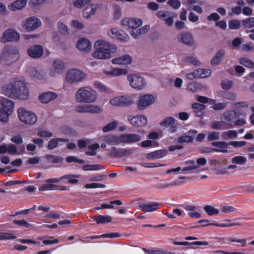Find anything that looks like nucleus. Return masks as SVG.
Segmentation results:
<instances>
[{
    "instance_id": "f257e3e1",
    "label": "nucleus",
    "mask_w": 254,
    "mask_h": 254,
    "mask_svg": "<svg viewBox=\"0 0 254 254\" xmlns=\"http://www.w3.org/2000/svg\"><path fill=\"white\" fill-rule=\"evenodd\" d=\"M95 52L92 53L94 58L98 59H106L111 57V53L117 49L114 44H111L104 40H98L94 44Z\"/></svg>"
},
{
    "instance_id": "f03ea898",
    "label": "nucleus",
    "mask_w": 254,
    "mask_h": 254,
    "mask_svg": "<svg viewBox=\"0 0 254 254\" xmlns=\"http://www.w3.org/2000/svg\"><path fill=\"white\" fill-rule=\"evenodd\" d=\"M75 98L79 102L92 103L97 99V94L89 87H82L77 90Z\"/></svg>"
},
{
    "instance_id": "7ed1b4c3",
    "label": "nucleus",
    "mask_w": 254,
    "mask_h": 254,
    "mask_svg": "<svg viewBox=\"0 0 254 254\" xmlns=\"http://www.w3.org/2000/svg\"><path fill=\"white\" fill-rule=\"evenodd\" d=\"M23 82L19 80L14 81L13 83H9L3 86L2 90L3 93L6 96L11 98L15 97H24V95L17 94L16 87L23 86Z\"/></svg>"
},
{
    "instance_id": "20e7f679",
    "label": "nucleus",
    "mask_w": 254,
    "mask_h": 254,
    "mask_svg": "<svg viewBox=\"0 0 254 254\" xmlns=\"http://www.w3.org/2000/svg\"><path fill=\"white\" fill-rule=\"evenodd\" d=\"M17 112L19 120L26 124L34 125L37 121V118L35 113L27 111L23 108H19Z\"/></svg>"
},
{
    "instance_id": "39448f33",
    "label": "nucleus",
    "mask_w": 254,
    "mask_h": 254,
    "mask_svg": "<svg viewBox=\"0 0 254 254\" xmlns=\"http://www.w3.org/2000/svg\"><path fill=\"white\" fill-rule=\"evenodd\" d=\"M85 75L80 70L73 68L66 72V79L68 82L73 83L82 81L85 77Z\"/></svg>"
},
{
    "instance_id": "423d86ee",
    "label": "nucleus",
    "mask_w": 254,
    "mask_h": 254,
    "mask_svg": "<svg viewBox=\"0 0 254 254\" xmlns=\"http://www.w3.org/2000/svg\"><path fill=\"white\" fill-rule=\"evenodd\" d=\"M111 104L116 106L127 107L133 103L132 99L128 96L115 97L110 101Z\"/></svg>"
},
{
    "instance_id": "0eeeda50",
    "label": "nucleus",
    "mask_w": 254,
    "mask_h": 254,
    "mask_svg": "<svg viewBox=\"0 0 254 254\" xmlns=\"http://www.w3.org/2000/svg\"><path fill=\"white\" fill-rule=\"evenodd\" d=\"M80 177L79 175L68 174L64 175L60 178H50L46 180L47 183H58L61 180H67V182H64V183L70 184H76L78 183V179Z\"/></svg>"
},
{
    "instance_id": "6e6552de",
    "label": "nucleus",
    "mask_w": 254,
    "mask_h": 254,
    "mask_svg": "<svg viewBox=\"0 0 254 254\" xmlns=\"http://www.w3.org/2000/svg\"><path fill=\"white\" fill-rule=\"evenodd\" d=\"M41 25V22L39 19L35 16L28 18L22 25L24 29L28 31H32L38 28Z\"/></svg>"
},
{
    "instance_id": "1a4fd4ad",
    "label": "nucleus",
    "mask_w": 254,
    "mask_h": 254,
    "mask_svg": "<svg viewBox=\"0 0 254 254\" xmlns=\"http://www.w3.org/2000/svg\"><path fill=\"white\" fill-rule=\"evenodd\" d=\"M130 85L136 89H141L145 85L144 78L139 75H131L127 76Z\"/></svg>"
},
{
    "instance_id": "9d476101",
    "label": "nucleus",
    "mask_w": 254,
    "mask_h": 254,
    "mask_svg": "<svg viewBox=\"0 0 254 254\" xmlns=\"http://www.w3.org/2000/svg\"><path fill=\"white\" fill-rule=\"evenodd\" d=\"M177 38L179 41L188 46H192L194 43L193 36L190 32L186 31L179 33L177 35Z\"/></svg>"
},
{
    "instance_id": "9b49d317",
    "label": "nucleus",
    "mask_w": 254,
    "mask_h": 254,
    "mask_svg": "<svg viewBox=\"0 0 254 254\" xmlns=\"http://www.w3.org/2000/svg\"><path fill=\"white\" fill-rule=\"evenodd\" d=\"M121 24L123 26L135 30L142 25V21L139 18H126L122 20Z\"/></svg>"
},
{
    "instance_id": "f8f14e48",
    "label": "nucleus",
    "mask_w": 254,
    "mask_h": 254,
    "mask_svg": "<svg viewBox=\"0 0 254 254\" xmlns=\"http://www.w3.org/2000/svg\"><path fill=\"white\" fill-rule=\"evenodd\" d=\"M154 102V97L150 94L140 96L137 102V107L139 110H143L146 107L152 104Z\"/></svg>"
},
{
    "instance_id": "ddd939ff",
    "label": "nucleus",
    "mask_w": 254,
    "mask_h": 254,
    "mask_svg": "<svg viewBox=\"0 0 254 254\" xmlns=\"http://www.w3.org/2000/svg\"><path fill=\"white\" fill-rule=\"evenodd\" d=\"M20 35L18 32L12 29L6 30L3 33L2 41L5 42H17L19 40Z\"/></svg>"
},
{
    "instance_id": "4468645a",
    "label": "nucleus",
    "mask_w": 254,
    "mask_h": 254,
    "mask_svg": "<svg viewBox=\"0 0 254 254\" xmlns=\"http://www.w3.org/2000/svg\"><path fill=\"white\" fill-rule=\"evenodd\" d=\"M108 34L112 38H117L123 41H127L129 39L128 35L125 31L122 30H119L117 28L111 29Z\"/></svg>"
},
{
    "instance_id": "2eb2a0df",
    "label": "nucleus",
    "mask_w": 254,
    "mask_h": 254,
    "mask_svg": "<svg viewBox=\"0 0 254 254\" xmlns=\"http://www.w3.org/2000/svg\"><path fill=\"white\" fill-rule=\"evenodd\" d=\"M128 120L132 126L137 127H143L147 123V118L143 115L139 116H129L128 117Z\"/></svg>"
},
{
    "instance_id": "dca6fc26",
    "label": "nucleus",
    "mask_w": 254,
    "mask_h": 254,
    "mask_svg": "<svg viewBox=\"0 0 254 254\" xmlns=\"http://www.w3.org/2000/svg\"><path fill=\"white\" fill-rule=\"evenodd\" d=\"M121 139L122 143L132 144L139 142L141 139L140 135L134 133H126L121 134Z\"/></svg>"
},
{
    "instance_id": "f3484780",
    "label": "nucleus",
    "mask_w": 254,
    "mask_h": 254,
    "mask_svg": "<svg viewBox=\"0 0 254 254\" xmlns=\"http://www.w3.org/2000/svg\"><path fill=\"white\" fill-rule=\"evenodd\" d=\"M131 150L129 148H117L112 147L110 153L111 156L116 158H121L130 155Z\"/></svg>"
},
{
    "instance_id": "a211bd4d",
    "label": "nucleus",
    "mask_w": 254,
    "mask_h": 254,
    "mask_svg": "<svg viewBox=\"0 0 254 254\" xmlns=\"http://www.w3.org/2000/svg\"><path fill=\"white\" fill-rule=\"evenodd\" d=\"M76 111L78 113H98L100 111L99 107L93 105H84L76 107Z\"/></svg>"
},
{
    "instance_id": "6ab92c4d",
    "label": "nucleus",
    "mask_w": 254,
    "mask_h": 254,
    "mask_svg": "<svg viewBox=\"0 0 254 254\" xmlns=\"http://www.w3.org/2000/svg\"><path fill=\"white\" fill-rule=\"evenodd\" d=\"M27 54L32 58H39L43 54V47L40 45H34L28 49Z\"/></svg>"
},
{
    "instance_id": "aec40b11",
    "label": "nucleus",
    "mask_w": 254,
    "mask_h": 254,
    "mask_svg": "<svg viewBox=\"0 0 254 254\" xmlns=\"http://www.w3.org/2000/svg\"><path fill=\"white\" fill-rule=\"evenodd\" d=\"M92 44L86 38L80 39L77 43L76 47L81 51L89 52L91 49Z\"/></svg>"
},
{
    "instance_id": "412c9836",
    "label": "nucleus",
    "mask_w": 254,
    "mask_h": 254,
    "mask_svg": "<svg viewBox=\"0 0 254 254\" xmlns=\"http://www.w3.org/2000/svg\"><path fill=\"white\" fill-rule=\"evenodd\" d=\"M1 104L2 110H4L10 115L12 113L14 107L13 102L9 99L4 98L1 100Z\"/></svg>"
},
{
    "instance_id": "4be33fe9",
    "label": "nucleus",
    "mask_w": 254,
    "mask_h": 254,
    "mask_svg": "<svg viewBox=\"0 0 254 254\" xmlns=\"http://www.w3.org/2000/svg\"><path fill=\"white\" fill-rule=\"evenodd\" d=\"M167 153V149H159L148 153L146 157L150 160L159 159L165 156Z\"/></svg>"
},
{
    "instance_id": "5701e85b",
    "label": "nucleus",
    "mask_w": 254,
    "mask_h": 254,
    "mask_svg": "<svg viewBox=\"0 0 254 254\" xmlns=\"http://www.w3.org/2000/svg\"><path fill=\"white\" fill-rule=\"evenodd\" d=\"M58 96L56 93L54 92H46L39 96V100L43 103H48L55 99Z\"/></svg>"
},
{
    "instance_id": "b1692460",
    "label": "nucleus",
    "mask_w": 254,
    "mask_h": 254,
    "mask_svg": "<svg viewBox=\"0 0 254 254\" xmlns=\"http://www.w3.org/2000/svg\"><path fill=\"white\" fill-rule=\"evenodd\" d=\"M211 127L213 129H227L233 127L231 124L223 121H216L211 124Z\"/></svg>"
},
{
    "instance_id": "393cba45",
    "label": "nucleus",
    "mask_w": 254,
    "mask_h": 254,
    "mask_svg": "<svg viewBox=\"0 0 254 254\" xmlns=\"http://www.w3.org/2000/svg\"><path fill=\"white\" fill-rule=\"evenodd\" d=\"M211 145L213 146L218 147V148H216L217 150H219L216 151V152H220V153H228V150L227 149L228 146L230 145V142H227L225 141H215L212 142L211 143Z\"/></svg>"
},
{
    "instance_id": "a878e982",
    "label": "nucleus",
    "mask_w": 254,
    "mask_h": 254,
    "mask_svg": "<svg viewBox=\"0 0 254 254\" xmlns=\"http://www.w3.org/2000/svg\"><path fill=\"white\" fill-rule=\"evenodd\" d=\"M225 55V51L224 49H220L217 51L215 56L211 60V64L212 66H216L219 64Z\"/></svg>"
},
{
    "instance_id": "bb28decb",
    "label": "nucleus",
    "mask_w": 254,
    "mask_h": 254,
    "mask_svg": "<svg viewBox=\"0 0 254 254\" xmlns=\"http://www.w3.org/2000/svg\"><path fill=\"white\" fill-rule=\"evenodd\" d=\"M132 62L131 57L128 55H126L121 57L113 59L112 62L114 64H129Z\"/></svg>"
},
{
    "instance_id": "cd10ccee",
    "label": "nucleus",
    "mask_w": 254,
    "mask_h": 254,
    "mask_svg": "<svg viewBox=\"0 0 254 254\" xmlns=\"http://www.w3.org/2000/svg\"><path fill=\"white\" fill-rule=\"evenodd\" d=\"M121 137V135L116 136L113 134H109L105 137V141L109 145H118L122 143Z\"/></svg>"
},
{
    "instance_id": "c85d7f7f",
    "label": "nucleus",
    "mask_w": 254,
    "mask_h": 254,
    "mask_svg": "<svg viewBox=\"0 0 254 254\" xmlns=\"http://www.w3.org/2000/svg\"><path fill=\"white\" fill-rule=\"evenodd\" d=\"M98 8L97 5L93 4L86 6L83 11V16L86 18L90 17L91 15L95 13Z\"/></svg>"
},
{
    "instance_id": "c756f323",
    "label": "nucleus",
    "mask_w": 254,
    "mask_h": 254,
    "mask_svg": "<svg viewBox=\"0 0 254 254\" xmlns=\"http://www.w3.org/2000/svg\"><path fill=\"white\" fill-rule=\"evenodd\" d=\"M159 204L156 202H153L147 204H142L140 207L144 212H153L158 209Z\"/></svg>"
},
{
    "instance_id": "7c9ffc66",
    "label": "nucleus",
    "mask_w": 254,
    "mask_h": 254,
    "mask_svg": "<svg viewBox=\"0 0 254 254\" xmlns=\"http://www.w3.org/2000/svg\"><path fill=\"white\" fill-rule=\"evenodd\" d=\"M23 86L20 87H16V91L17 94L24 95L25 97H15V99H18L20 100H26L28 98L29 96V90L27 87L25 83L23 82Z\"/></svg>"
},
{
    "instance_id": "2f4dec72",
    "label": "nucleus",
    "mask_w": 254,
    "mask_h": 254,
    "mask_svg": "<svg viewBox=\"0 0 254 254\" xmlns=\"http://www.w3.org/2000/svg\"><path fill=\"white\" fill-rule=\"evenodd\" d=\"M149 28V25H146L141 27L139 29L131 31L130 32V34L134 38H138L140 36L148 32Z\"/></svg>"
},
{
    "instance_id": "473e14b6",
    "label": "nucleus",
    "mask_w": 254,
    "mask_h": 254,
    "mask_svg": "<svg viewBox=\"0 0 254 254\" xmlns=\"http://www.w3.org/2000/svg\"><path fill=\"white\" fill-rule=\"evenodd\" d=\"M28 74L31 77L38 79H44L46 77L45 73L43 71H39L34 67H31L29 69Z\"/></svg>"
},
{
    "instance_id": "72a5a7b5",
    "label": "nucleus",
    "mask_w": 254,
    "mask_h": 254,
    "mask_svg": "<svg viewBox=\"0 0 254 254\" xmlns=\"http://www.w3.org/2000/svg\"><path fill=\"white\" fill-rule=\"evenodd\" d=\"M240 225L239 223H210L209 224H206L205 225H196L193 226H191V228H198V227H204L208 226H217L219 227H230L235 225Z\"/></svg>"
},
{
    "instance_id": "f704fd0d",
    "label": "nucleus",
    "mask_w": 254,
    "mask_h": 254,
    "mask_svg": "<svg viewBox=\"0 0 254 254\" xmlns=\"http://www.w3.org/2000/svg\"><path fill=\"white\" fill-rule=\"evenodd\" d=\"M192 108L194 110V112L198 117H202L203 115V111L206 108V106L201 104L194 103L191 105Z\"/></svg>"
},
{
    "instance_id": "c9c22d12",
    "label": "nucleus",
    "mask_w": 254,
    "mask_h": 254,
    "mask_svg": "<svg viewBox=\"0 0 254 254\" xmlns=\"http://www.w3.org/2000/svg\"><path fill=\"white\" fill-rule=\"evenodd\" d=\"M69 139L67 138H56L51 139L48 144L47 148L49 150H53L56 148L59 142H68Z\"/></svg>"
},
{
    "instance_id": "e433bc0d",
    "label": "nucleus",
    "mask_w": 254,
    "mask_h": 254,
    "mask_svg": "<svg viewBox=\"0 0 254 254\" xmlns=\"http://www.w3.org/2000/svg\"><path fill=\"white\" fill-rule=\"evenodd\" d=\"M94 220L97 224H104L111 222L112 221V217L109 215H98L94 216Z\"/></svg>"
},
{
    "instance_id": "4c0bfd02",
    "label": "nucleus",
    "mask_w": 254,
    "mask_h": 254,
    "mask_svg": "<svg viewBox=\"0 0 254 254\" xmlns=\"http://www.w3.org/2000/svg\"><path fill=\"white\" fill-rule=\"evenodd\" d=\"M53 66L56 73L61 74L64 70V65L63 61L60 59H56L53 63Z\"/></svg>"
},
{
    "instance_id": "58836bf2",
    "label": "nucleus",
    "mask_w": 254,
    "mask_h": 254,
    "mask_svg": "<svg viewBox=\"0 0 254 254\" xmlns=\"http://www.w3.org/2000/svg\"><path fill=\"white\" fill-rule=\"evenodd\" d=\"M194 73L196 74V78H203L209 76L211 70L209 69L199 68L194 70Z\"/></svg>"
},
{
    "instance_id": "ea45409f",
    "label": "nucleus",
    "mask_w": 254,
    "mask_h": 254,
    "mask_svg": "<svg viewBox=\"0 0 254 254\" xmlns=\"http://www.w3.org/2000/svg\"><path fill=\"white\" fill-rule=\"evenodd\" d=\"M240 116V114L237 110H234L225 113L223 114V118L225 121L230 122L235 117H239Z\"/></svg>"
},
{
    "instance_id": "a19ab883",
    "label": "nucleus",
    "mask_w": 254,
    "mask_h": 254,
    "mask_svg": "<svg viewBox=\"0 0 254 254\" xmlns=\"http://www.w3.org/2000/svg\"><path fill=\"white\" fill-rule=\"evenodd\" d=\"M27 0H16L11 4L10 9L14 11L21 9L25 6Z\"/></svg>"
},
{
    "instance_id": "79ce46f5",
    "label": "nucleus",
    "mask_w": 254,
    "mask_h": 254,
    "mask_svg": "<svg viewBox=\"0 0 254 254\" xmlns=\"http://www.w3.org/2000/svg\"><path fill=\"white\" fill-rule=\"evenodd\" d=\"M185 182L180 181L179 180H176L171 183H166V184H157L156 186V188L158 189H164L166 188H168L169 187H173L179 186L181 184H184Z\"/></svg>"
},
{
    "instance_id": "37998d69",
    "label": "nucleus",
    "mask_w": 254,
    "mask_h": 254,
    "mask_svg": "<svg viewBox=\"0 0 254 254\" xmlns=\"http://www.w3.org/2000/svg\"><path fill=\"white\" fill-rule=\"evenodd\" d=\"M238 133L236 130H229L227 131L223 132L222 134V138L224 140H229L236 138Z\"/></svg>"
},
{
    "instance_id": "c03bdc74",
    "label": "nucleus",
    "mask_w": 254,
    "mask_h": 254,
    "mask_svg": "<svg viewBox=\"0 0 254 254\" xmlns=\"http://www.w3.org/2000/svg\"><path fill=\"white\" fill-rule=\"evenodd\" d=\"M204 210L209 216L217 215L219 211L218 209L215 208L210 205H205L203 208Z\"/></svg>"
},
{
    "instance_id": "a18cd8bd",
    "label": "nucleus",
    "mask_w": 254,
    "mask_h": 254,
    "mask_svg": "<svg viewBox=\"0 0 254 254\" xmlns=\"http://www.w3.org/2000/svg\"><path fill=\"white\" fill-rule=\"evenodd\" d=\"M127 73V70L126 69H122L116 68L113 69L111 71H108L106 74L112 76H118L123 74H126Z\"/></svg>"
},
{
    "instance_id": "49530a36",
    "label": "nucleus",
    "mask_w": 254,
    "mask_h": 254,
    "mask_svg": "<svg viewBox=\"0 0 254 254\" xmlns=\"http://www.w3.org/2000/svg\"><path fill=\"white\" fill-rule=\"evenodd\" d=\"M247 159L246 157L242 156H236L231 159L232 164L236 165H243L246 163Z\"/></svg>"
},
{
    "instance_id": "de8ad7c7",
    "label": "nucleus",
    "mask_w": 254,
    "mask_h": 254,
    "mask_svg": "<svg viewBox=\"0 0 254 254\" xmlns=\"http://www.w3.org/2000/svg\"><path fill=\"white\" fill-rule=\"evenodd\" d=\"M103 168V166L101 164H86L82 167V169L84 171L100 170Z\"/></svg>"
},
{
    "instance_id": "09e8293b",
    "label": "nucleus",
    "mask_w": 254,
    "mask_h": 254,
    "mask_svg": "<svg viewBox=\"0 0 254 254\" xmlns=\"http://www.w3.org/2000/svg\"><path fill=\"white\" fill-rule=\"evenodd\" d=\"M47 159L51 160V162L52 163H62L64 160V159L61 156H55L53 154H47L45 156Z\"/></svg>"
},
{
    "instance_id": "8fccbe9b",
    "label": "nucleus",
    "mask_w": 254,
    "mask_h": 254,
    "mask_svg": "<svg viewBox=\"0 0 254 254\" xmlns=\"http://www.w3.org/2000/svg\"><path fill=\"white\" fill-rule=\"evenodd\" d=\"M46 182V180L45 181ZM43 184L39 188L40 191H46L48 190H55L56 187H58V185L52 184L53 183H47Z\"/></svg>"
},
{
    "instance_id": "3c124183",
    "label": "nucleus",
    "mask_w": 254,
    "mask_h": 254,
    "mask_svg": "<svg viewBox=\"0 0 254 254\" xmlns=\"http://www.w3.org/2000/svg\"><path fill=\"white\" fill-rule=\"evenodd\" d=\"M113 204H116L117 205H121L122 204V202L120 200H116L114 201H111L110 204H102L101 205V208L104 209H113L114 206Z\"/></svg>"
},
{
    "instance_id": "603ef678",
    "label": "nucleus",
    "mask_w": 254,
    "mask_h": 254,
    "mask_svg": "<svg viewBox=\"0 0 254 254\" xmlns=\"http://www.w3.org/2000/svg\"><path fill=\"white\" fill-rule=\"evenodd\" d=\"M175 119L172 117H167L160 123V125L162 127H170L173 125H175Z\"/></svg>"
},
{
    "instance_id": "864d4df0",
    "label": "nucleus",
    "mask_w": 254,
    "mask_h": 254,
    "mask_svg": "<svg viewBox=\"0 0 254 254\" xmlns=\"http://www.w3.org/2000/svg\"><path fill=\"white\" fill-rule=\"evenodd\" d=\"M193 141V138L190 135H182L179 136L177 139V142L179 143H191Z\"/></svg>"
},
{
    "instance_id": "5fc2aeb1",
    "label": "nucleus",
    "mask_w": 254,
    "mask_h": 254,
    "mask_svg": "<svg viewBox=\"0 0 254 254\" xmlns=\"http://www.w3.org/2000/svg\"><path fill=\"white\" fill-rule=\"evenodd\" d=\"M240 63L246 67L254 68V62L248 58H241L240 60Z\"/></svg>"
},
{
    "instance_id": "6e6d98bb",
    "label": "nucleus",
    "mask_w": 254,
    "mask_h": 254,
    "mask_svg": "<svg viewBox=\"0 0 254 254\" xmlns=\"http://www.w3.org/2000/svg\"><path fill=\"white\" fill-rule=\"evenodd\" d=\"M243 26L246 28L254 27V17H250L245 19L242 21Z\"/></svg>"
},
{
    "instance_id": "4d7b16f0",
    "label": "nucleus",
    "mask_w": 254,
    "mask_h": 254,
    "mask_svg": "<svg viewBox=\"0 0 254 254\" xmlns=\"http://www.w3.org/2000/svg\"><path fill=\"white\" fill-rule=\"evenodd\" d=\"M13 223L15 225H17L20 226H22L26 228H30L32 227V225L28 223L27 221L24 219H22L20 220H14L13 221Z\"/></svg>"
},
{
    "instance_id": "13d9d810",
    "label": "nucleus",
    "mask_w": 254,
    "mask_h": 254,
    "mask_svg": "<svg viewBox=\"0 0 254 254\" xmlns=\"http://www.w3.org/2000/svg\"><path fill=\"white\" fill-rule=\"evenodd\" d=\"M220 139V133L217 131H212L209 132L207 137L208 142L219 140Z\"/></svg>"
},
{
    "instance_id": "bf43d9fd",
    "label": "nucleus",
    "mask_w": 254,
    "mask_h": 254,
    "mask_svg": "<svg viewBox=\"0 0 254 254\" xmlns=\"http://www.w3.org/2000/svg\"><path fill=\"white\" fill-rule=\"evenodd\" d=\"M186 165H188L189 164H191L192 165L190 166H188L186 167H184L182 169V171L183 172H185L186 171H190L193 169H196L198 166L195 165V162L193 160H189L185 162Z\"/></svg>"
},
{
    "instance_id": "052dcab7",
    "label": "nucleus",
    "mask_w": 254,
    "mask_h": 254,
    "mask_svg": "<svg viewBox=\"0 0 254 254\" xmlns=\"http://www.w3.org/2000/svg\"><path fill=\"white\" fill-rule=\"evenodd\" d=\"M117 127V123L116 121H113L105 127L103 128V131L104 132H109L113 129H115Z\"/></svg>"
},
{
    "instance_id": "680f3d73",
    "label": "nucleus",
    "mask_w": 254,
    "mask_h": 254,
    "mask_svg": "<svg viewBox=\"0 0 254 254\" xmlns=\"http://www.w3.org/2000/svg\"><path fill=\"white\" fill-rule=\"evenodd\" d=\"M240 25V21L237 19H232L229 21V27L230 29H238Z\"/></svg>"
},
{
    "instance_id": "e2e57ef3",
    "label": "nucleus",
    "mask_w": 254,
    "mask_h": 254,
    "mask_svg": "<svg viewBox=\"0 0 254 254\" xmlns=\"http://www.w3.org/2000/svg\"><path fill=\"white\" fill-rule=\"evenodd\" d=\"M10 115L4 110L0 108V121L3 123H7L9 120Z\"/></svg>"
},
{
    "instance_id": "0e129e2a",
    "label": "nucleus",
    "mask_w": 254,
    "mask_h": 254,
    "mask_svg": "<svg viewBox=\"0 0 254 254\" xmlns=\"http://www.w3.org/2000/svg\"><path fill=\"white\" fill-rule=\"evenodd\" d=\"M37 135L41 137L50 138L53 136V134L52 132L46 130H40L38 132Z\"/></svg>"
},
{
    "instance_id": "69168bd1",
    "label": "nucleus",
    "mask_w": 254,
    "mask_h": 254,
    "mask_svg": "<svg viewBox=\"0 0 254 254\" xmlns=\"http://www.w3.org/2000/svg\"><path fill=\"white\" fill-rule=\"evenodd\" d=\"M94 86L97 89H98L102 92H105V93H109V89L107 88L106 87L102 84L99 81H95L94 83Z\"/></svg>"
},
{
    "instance_id": "338daca9",
    "label": "nucleus",
    "mask_w": 254,
    "mask_h": 254,
    "mask_svg": "<svg viewBox=\"0 0 254 254\" xmlns=\"http://www.w3.org/2000/svg\"><path fill=\"white\" fill-rule=\"evenodd\" d=\"M185 61L187 63L191 64L194 65H199L200 63L199 61L196 60L195 58L191 56H188L185 58Z\"/></svg>"
},
{
    "instance_id": "774afa93",
    "label": "nucleus",
    "mask_w": 254,
    "mask_h": 254,
    "mask_svg": "<svg viewBox=\"0 0 254 254\" xmlns=\"http://www.w3.org/2000/svg\"><path fill=\"white\" fill-rule=\"evenodd\" d=\"M58 30L59 31L64 35L67 34L68 33V27L64 24L62 22H59L58 23Z\"/></svg>"
}]
</instances>
